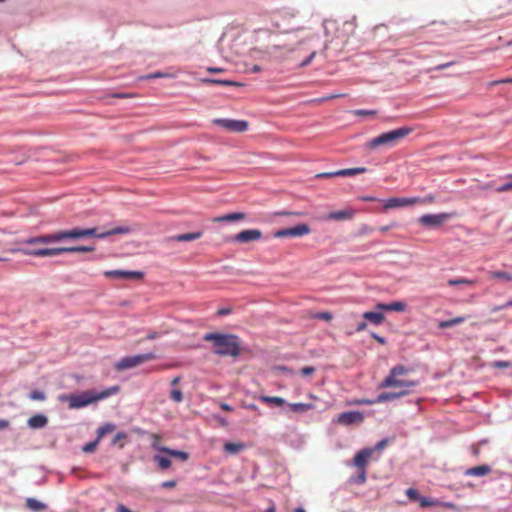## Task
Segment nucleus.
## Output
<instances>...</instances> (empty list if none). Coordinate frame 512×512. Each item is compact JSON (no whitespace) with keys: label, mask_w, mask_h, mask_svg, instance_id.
Listing matches in <instances>:
<instances>
[{"label":"nucleus","mask_w":512,"mask_h":512,"mask_svg":"<svg viewBox=\"0 0 512 512\" xmlns=\"http://www.w3.org/2000/svg\"><path fill=\"white\" fill-rule=\"evenodd\" d=\"M105 276L111 278H120V279H138L142 278V272L138 271H123V270H112L106 271Z\"/></svg>","instance_id":"obj_17"},{"label":"nucleus","mask_w":512,"mask_h":512,"mask_svg":"<svg viewBox=\"0 0 512 512\" xmlns=\"http://www.w3.org/2000/svg\"><path fill=\"white\" fill-rule=\"evenodd\" d=\"M150 437L152 439V442H151V447L159 452H163V453H166L168 454L169 456L171 457H174V458H178L182 461H186L188 458H189V454L187 452H184V451H180V450H174V449H170L168 447H165L163 445H161L160 443V435L158 434H150Z\"/></svg>","instance_id":"obj_10"},{"label":"nucleus","mask_w":512,"mask_h":512,"mask_svg":"<svg viewBox=\"0 0 512 512\" xmlns=\"http://www.w3.org/2000/svg\"><path fill=\"white\" fill-rule=\"evenodd\" d=\"M116 429V426L112 423H106L103 426L99 427L97 430V438L100 440L106 434L113 432Z\"/></svg>","instance_id":"obj_31"},{"label":"nucleus","mask_w":512,"mask_h":512,"mask_svg":"<svg viewBox=\"0 0 512 512\" xmlns=\"http://www.w3.org/2000/svg\"><path fill=\"white\" fill-rule=\"evenodd\" d=\"M367 479V470H358L357 475L350 478V482L354 484H364Z\"/></svg>","instance_id":"obj_34"},{"label":"nucleus","mask_w":512,"mask_h":512,"mask_svg":"<svg viewBox=\"0 0 512 512\" xmlns=\"http://www.w3.org/2000/svg\"><path fill=\"white\" fill-rule=\"evenodd\" d=\"M92 246H74V247H54L51 249H22V254L34 257H52L61 255L64 253H85L94 251Z\"/></svg>","instance_id":"obj_6"},{"label":"nucleus","mask_w":512,"mask_h":512,"mask_svg":"<svg viewBox=\"0 0 512 512\" xmlns=\"http://www.w3.org/2000/svg\"><path fill=\"white\" fill-rule=\"evenodd\" d=\"M213 123L231 132H245L248 129V122L245 120L218 118Z\"/></svg>","instance_id":"obj_11"},{"label":"nucleus","mask_w":512,"mask_h":512,"mask_svg":"<svg viewBox=\"0 0 512 512\" xmlns=\"http://www.w3.org/2000/svg\"><path fill=\"white\" fill-rule=\"evenodd\" d=\"M260 401L265 404L275 405V406H283L285 404V400L279 396H265L262 395L259 397Z\"/></svg>","instance_id":"obj_28"},{"label":"nucleus","mask_w":512,"mask_h":512,"mask_svg":"<svg viewBox=\"0 0 512 512\" xmlns=\"http://www.w3.org/2000/svg\"><path fill=\"white\" fill-rule=\"evenodd\" d=\"M207 71H208L209 73H221V72H223V71H224V69L219 68V67H208V68H207Z\"/></svg>","instance_id":"obj_58"},{"label":"nucleus","mask_w":512,"mask_h":512,"mask_svg":"<svg viewBox=\"0 0 512 512\" xmlns=\"http://www.w3.org/2000/svg\"><path fill=\"white\" fill-rule=\"evenodd\" d=\"M418 502H419V505L422 508L435 507V506H443V507H445L447 509H453L455 507V505L453 503H450V502L441 503L438 500L428 499V498L422 497V496H420V499H419Z\"/></svg>","instance_id":"obj_19"},{"label":"nucleus","mask_w":512,"mask_h":512,"mask_svg":"<svg viewBox=\"0 0 512 512\" xmlns=\"http://www.w3.org/2000/svg\"><path fill=\"white\" fill-rule=\"evenodd\" d=\"M170 398L177 403L181 402L183 400L182 391L179 389H173L170 393Z\"/></svg>","instance_id":"obj_42"},{"label":"nucleus","mask_w":512,"mask_h":512,"mask_svg":"<svg viewBox=\"0 0 512 512\" xmlns=\"http://www.w3.org/2000/svg\"><path fill=\"white\" fill-rule=\"evenodd\" d=\"M118 391L119 387L113 386L101 392L87 390L82 392L81 394L61 395L59 399L60 401L68 402L70 409H79L94 402L103 400L111 395H114Z\"/></svg>","instance_id":"obj_3"},{"label":"nucleus","mask_w":512,"mask_h":512,"mask_svg":"<svg viewBox=\"0 0 512 512\" xmlns=\"http://www.w3.org/2000/svg\"><path fill=\"white\" fill-rule=\"evenodd\" d=\"M508 307H512V300H509L507 301L506 303H504L503 305H499V306H494L491 308V311L492 312H498L502 309H505V308H508Z\"/></svg>","instance_id":"obj_51"},{"label":"nucleus","mask_w":512,"mask_h":512,"mask_svg":"<svg viewBox=\"0 0 512 512\" xmlns=\"http://www.w3.org/2000/svg\"><path fill=\"white\" fill-rule=\"evenodd\" d=\"M156 358V355L152 352H148L145 354H138L133 356H127L119 360L115 364V369L118 371L127 370L130 368L137 367L145 362L154 360Z\"/></svg>","instance_id":"obj_7"},{"label":"nucleus","mask_w":512,"mask_h":512,"mask_svg":"<svg viewBox=\"0 0 512 512\" xmlns=\"http://www.w3.org/2000/svg\"><path fill=\"white\" fill-rule=\"evenodd\" d=\"M118 511H119V512H131L129 509H127V508H126L125 506H123V505H120V506L118 507Z\"/></svg>","instance_id":"obj_64"},{"label":"nucleus","mask_w":512,"mask_h":512,"mask_svg":"<svg viewBox=\"0 0 512 512\" xmlns=\"http://www.w3.org/2000/svg\"><path fill=\"white\" fill-rule=\"evenodd\" d=\"M415 387H399V391H395L394 393L396 394V398H401V397H404V396H407L408 394H410V392L414 389Z\"/></svg>","instance_id":"obj_43"},{"label":"nucleus","mask_w":512,"mask_h":512,"mask_svg":"<svg viewBox=\"0 0 512 512\" xmlns=\"http://www.w3.org/2000/svg\"><path fill=\"white\" fill-rule=\"evenodd\" d=\"M491 472V467L489 465H480L471 467L466 470L465 475L467 476H485Z\"/></svg>","instance_id":"obj_22"},{"label":"nucleus","mask_w":512,"mask_h":512,"mask_svg":"<svg viewBox=\"0 0 512 512\" xmlns=\"http://www.w3.org/2000/svg\"><path fill=\"white\" fill-rule=\"evenodd\" d=\"M367 171L365 167H356V168H347L335 171V175L345 177V176H354L357 174H362Z\"/></svg>","instance_id":"obj_26"},{"label":"nucleus","mask_w":512,"mask_h":512,"mask_svg":"<svg viewBox=\"0 0 512 512\" xmlns=\"http://www.w3.org/2000/svg\"><path fill=\"white\" fill-rule=\"evenodd\" d=\"M366 328H367V323L365 321H362L357 325L356 331L357 332L364 331Z\"/></svg>","instance_id":"obj_59"},{"label":"nucleus","mask_w":512,"mask_h":512,"mask_svg":"<svg viewBox=\"0 0 512 512\" xmlns=\"http://www.w3.org/2000/svg\"><path fill=\"white\" fill-rule=\"evenodd\" d=\"M355 405H372L376 404L375 399H356L352 402Z\"/></svg>","instance_id":"obj_48"},{"label":"nucleus","mask_w":512,"mask_h":512,"mask_svg":"<svg viewBox=\"0 0 512 512\" xmlns=\"http://www.w3.org/2000/svg\"><path fill=\"white\" fill-rule=\"evenodd\" d=\"M203 339L212 342V351L218 356L236 358L241 354L239 337L235 334L207 333Z\"/></svg>","instance_id":"obj_2"},{"label":"nucleus","mask_w":512,"mask_h":512,"mask_svg":"<svg viewBox=\"0 0 512 512\" xmlns=\"http://www.w3.org/2000/svg\"><path fill=\"white\" fill-rule=\"evenodd\" d=\"M447 283L449 286H456V285H462V284L473 285V284H475V281L470 280V279H465V278H459V279H449Z\"/></svg>","instance_id":"obj_36"},{"label":"nucleus","mask_w":512,"mask_h":512,"mask_svg":"<svg viewBox=\"0 0 512 512\" xmlns=\"http://www.w3.org/2000/svg\"><path fill=\"white\" fill-rule=\"evenodd\" d=\"M10 425V422L5 419H0V429H6Z\"/></svg>","instance_id":"obj_61"},{"label":"nucleus","mask_w":512,"mask_h":512,"mask_svg":"<svg viewBox=\"0 0 512 512\" xmlns=\"http://www.w3.org/2000/svg\"><path fill=\"white\" fill-rule=\"evenodd\" d=\"M395 399H397V398H396V394L394 392H383L377 396L375 401H376V403H383V402L392 401Z\"/></svg>","instance_id":"obj_35"},{"label":"nucleus","mask_w":512,"mask_h":512,"mask_svg":"<svg viewBox=\"0 0 512 512\" xmlns=\"http://www.w3.org/2000/svg\"><path fill=\"white\" fill-rule=\"evenodd\" d=\"M202 82L206 83V84L223 85V86H235V87H238V86L242 85L241 83L236 82V81L219 80V79H211V78L203 79Z\"/></svg>","instance_id":"obj_29"},{"label":"nucleus","mask_w":512,"mask_h":512,"mask_svg":"<svg viewBox=\"0 0 512 512\" xmlns=\"http://www.w3.org/2000/svg\"><path fill=\"white\" fill-rule=\"evenodd\" d=\"M317 177L319 178H324V177H338L337 175H335V172H328V173H320L317 175Z\"/></svg>","instance_id":"obj_60"},{"label":"nucleus","mask_w":512,"mask_h":512,"mask_svg":"<svg viewBox=\"0 0 512 512\" xmlns=\"http://www.w3.org/2000/svg\"><path fill=\"white\" fill-rule=\"evenodd\" d=\"M223 449L228 454L236 455L245 449V444L241 442H226L223 446Z\"/></svg>","instance_id":"obj_25"},{"label":"nucleus","mask_w":512,"mask_h":512,"mask_svg":"<svg viewBox=\"0 0 512 512\" xmlns=\"http://www.w3.org/2000/svg\"><path fill=\"white\" fill-rule=\"evenodd\" d=\"M406 495L411 501H419L420 494L419 492L414 488H409L406 490Z\"/></svg>","instance_id":"obj_40"},{"label":"nucleus","mask_w":512,"mask_h":512,"mask_svg":"<svg viewBox=\"0 0 512 512\" xmlns=\"http://www.w3.org/2000/svg\"><path fill=\"white\" fill-rule=\"evenodd\" d=\"M262 238V232L258 229H248L237 233L234 236V241L239 243H249L258 241Z\"/></svg>","instance_id":"obj_14"},{"label":"nucleus","mask_w":512,"mask_h":512,"mask_svg":"<svg viewBox=\"0 0 512 512\" xmlns=\"http://www.w3.org/2000/svg\"><path fill=\"white\" fill-rule=\"evenodd\" d=\"M31 400L44 401L46 399L45 394L42 391L34 390L29 395Z\"/></svg>","instance_id":"obj_41"},{"label":"nucleus","mask_w":512,"mask_h":512,"mask_svg":"<svg viewBox=\"0 0 512 512\" xmlns=\"http://www.w3.org/2000/svg\"><path fill=\"white\" fill-rule=\"evenodd\" d=\"M363 318L374 325H380L385 320V316L380 310L364 312Z\"/></svg>","instance_id":"obj_20"},{"label":"nucleus","mask_w":512,"mask_h":512,"mask_svg":"<svg viewBox=\"0 0 512 512\" xmlns=\"http://www.w3.org/2000/svg\"><path fill=\"white\" fill-rule=\"evenodd\" d=\"M467 318L468 317H466V316H458V317H455L453 319L440 321L438 323V327L441 328V329L450 328L452 326H455V325L463 323L464 321L467 320Z\"/></svg>","instance_id":"obj_27"},{"label":"nucleus","mask_w":512,"mask_h":512,"mask_svg":"<svg viewBox=\"0 0 512 512\" xmlns=\"http://www.w3.org/2000/svg\"><path fill=\"white\" fill-rule=\"evenodd\" d=\"M26 506L29 509H31L33 511H36V512L37 511H42V510L45 509V505L42 502H40V501H38V500H36L34 498H28L26 500Z\"/></svg>","instance_id":"obj_32"},{"label":"nucleus","mask_w":512,"mask_h":512,"mask_svg":"<svg viewBox=\"0 0 512 512\" xmlns=\"http://www.w3.org/2000/svg\"><path fill=\"white\" fill-rule=\"evenodd\" d=\"M312 317L315 319L330 321L332 319V314L329 312H318V313H315Z\"/></svg>","instance_id":"obj_46"},{"label":"nucleus","mask_w":512,"mask_h":512,"mask_svg":"<svg viewBox=\"0 0 512 512\" xmlns=\"http://www.w3.org/2000/svg\"><path fill=\"white\" fill-rule=\"evenodd\" d=\"M492 276L494 278L506 280V281H512V273L506 272V271H496L492 273Z\"/></svg>","instance_id":"obj_39"},{"label":"nucleus","mask_w":512,"mask_h":512,"mask_svg":"<svg viewBox=\"0 0 512 512\" xmlns=\"http://www.w3.org/2000/svg\"><path fill=\"white\" fill-rule=\"evenodd\" d=\"M153 461L157 463L161 470H167L171 467V460L168 457L156 454L153 456Z\"/></svg>","instance_id":"obj_30"},{"label":"nucleus","mask_w":512,"mask_h":512,"mask_svg":"<svg viewBox=\"0 0 512 512\" xmlns=\"http://www.w3.org/2000/svg\"><path fill=\"white\" fill-rule=\"evenodd\" d=\"M413 131V128L403 126L400 128H397L395 130H391L385 133H382L378 135L377 137L369 140L365 147L374 150L380 146H386V147H393L396 146L400 141H402L405 137H407L411 132Z\"/></svg>","instance_id":"obj_4"},{"label":"nucleus","mask_w":512,"mask_h":512,"mask_svg":"<svg viewBox=\"0 0 512 512\" xmlns=\"http://www.w3.org/2000/svg\"><path fill=\"white\" fill-rule=\"evenodd\" d=\"M493 367L495 368H509L512 366L511 362L509 361H502V360H499V361H495L493 364H492Z\"/></svg>","instance_id":"obj_49"},{"label":"nucleus","mask_w":512,"mask_h":512,"mask_svg":"<svg viewBox=\"0 0 512 512\" xmlns=\"http://www.w3.org/2000/svg\"><path fill=\"white\" fill-rule=\"evenodd\" d=\"M364 421V414L360 411H348L338 415L337 423L343 426L361 424Z\"/></svg>","instance_id":"obj_12"},{"label":"nucleus","mask_w":512,"mask_h":512,"mask_svg":"<svg viewBox=\"0 0 512 512\" xmlns=\"http://www.w3.org/2000/svg\"><path fill=\"white\" fill-rule=\"evenodd\" d=\"M355 215V210L352 208H346L344 210L340 211H334L330 212L325 216L326 220H333V221H344L352 219Z\"/></svg>","instance_id":"obj_16"},{"label":"nucleus","mask_w":512,"mask_h":512,"mask_svg":"<svg viewBox=\"0 0 512 512\" xmlns=\"http://www.w3.org/2000/svg\"><path fill=\"white\" fill-rule=\"evenodd\" d=\"M410 370L411 369L404 365H396L392 367L389 374L379 384V388L417 387L419 385L418 380L403 379L404 376L408 375Z\"/></svg>","instance_id":"obj_5"},{"label":"nucleus","mask_w":512,"mask_h":512,"mask_svg":"<svg viewBox=\"0 0 512 512\" xmlns=\"http://www.w3.org/2000/svg\"><path fill=\"white\" fill-rule=\"evenodd\" d=\"M360 231L362 234H369V233H372L374 231V228L367 225V224H363L360 228Z\"/></svg>","instance_id":"obj_52"},{"label":"nucleus","mask_w":512,"mask_h":512,"mask_svg":"<svg viewBox=\"0 0 512 512\" xmlns=\"http://www.w3.org/2000/svg\"><path fill=\"white\" fill-rule=\"evenodd\" d=\"M172 77H173L172 74L155 72V73L146 75L145 77H143V79L172 78Z\"/></svg>","instance_id":"obj_44"},{"label":"nucleus","mask_w":512,"mask_h":512,"mask_svg":"<svg viewBox=\"0 0 512 512\" xmlns=\"http://www.w3.org/2000/svg\"><path fill=\"white\" fill-rule=\"evenodd\" d=\"M231 308H222L217 311V315L219 316H225L231 313Z\"/></svg>","instance_id":"obj_56"},{"label":"nucleus","mask_w":512,"mask_h":512,"mask_svg":"<svg viewBox=\"0 0 512 512\" xmlns=\"http://www.w3.org/2000/svg\"><path fill=\"white\" fill-rule=\"evenodd\" d=\"M509 178L511 179L509 182L496 188L497 192L502 193V192H507V191L512 190V175H510Z\"/></svg>","instance_id":"obj_45"},{"label":"nucleus","mask_w":512,"mask_h":512,"mask_svg":"<svg viewBox=\"0 0 512 512\" xmlns=\"http://www.w3.org/2000/svg\"><path fill=\"white\" fill-rule=\"evenodd\" d=\"M387 444H388V439H383L376 444L375 449L381 450V449L385 448Z\"/></svg>","instance_id":"obj_54"},{"label":"nucleus","mask_w":512,"mask_h":512,"mask_svg":"<svg viewBox=\"0 0 512 512\" xmlns=\"http://www.w3.org/2000/svg\"><path fill=\"white\" fill-rule=\"evenodd\" d=\"M371 336H372V337H373V338H374L378 343H380L381 345L386 344V340H385V338H383V337H381V336H379V335H377V334H375V333H372V334H371Z\"/></svg>","instance_id":"obj_57"},{"label":"nucleus","mask_w":512,"mask_h":512,"mask_svg":"<svg viewBox=\"0 0 512 512\" xmlns=\"http://www.w3.org/2000/svg\"><path fill=\"white\" fill-rule=\"evenodd\" d=\"M48 422V419L46 416L42 414H37L29 418L28 420V426L32 429H39L46 426Z\"/></svg>","instance_id":"obj_23"},{"label":"nucleus","mask_w":512,"mask_h":512,"mask_svg":"<svg viewBox=\"0 0 512 512\" xmlns=\"http://www.w3.org/2000/svg\"><path fill=\"white\" fill-rule=\"evenodd\" d=\"M291 410L297 413H303L313 408L310 403H292L289 405Z\"/></svg>","instance_id":"obj_33"},{"label":"nucleus","mask_w":512,"mask_h":512,"mask_svg":"<svg viewBox=\"0 0 512 512\" xmlns=\"http://www.w3.org/2000/svg\"><path fill=\"white\" fill-rule=\"evenodd\" d=\"M375 114H376L375 110L359 109V110L354 111V115H357V116H373Z\"/></svg>","instance_id":"obj_47"},{"label":"nucleus","mask_w":512,"mask_h":512,"mask_svg":"<svg viewBox=\"0 0 512 512\" xmlns=\"http://www.w3.org/2000/svg\"><path fill=\"white\" fill-rule=\"evenodd\" d=\"M450 218L448 213L425 214L419 218V223L424 226H440Z\"/></svg>","instance_id":"obj_13"},{"label":"nucleus","mask_w":512,"mask_h":512,"mask_svg":"<svg viewBox=\"0 0 512 512\" xmlns=\"http://www.w3.org/2000/svg\"><path fill=\"white\" fill-rule=\"evenodd\" d=\"M265 512H276L275 504L271 502L270 507Z\"/></svg>","instance_id":"obj_63"},{"label":"nucleus","mask_w":512,"mask_h":512,"mask_svg":"<svg viewBox=\"0 0 512 512\" xmlns=\"http://www.w3.org/2000/svg\"><path fill=\"white\" fill-rule=\"evenodd\" d=\"M376 309L380 311L402 312L406 309V304L402 301H394L391 303H378Z\"/></svg>","instance_id":"obj_18"},{"label":"nucleus","mask_w":512,"mask_h":512,"mask_svg":"<svg viewBox=\"0 0 512 512\" xmlns=\"http://www.w3.org/2000/svg\"><path fill=\"white\" fill-rule=\"evenodd\" d=\"M311 232L307 224H299L294 227L280 229L274 232L275 238H296L308 235Z\"/></svg>","instance_id":"obj_9"},{"label":"nucleus","mask_w":512,"mask_h":512,"mask_svg":"<svg viewBox=\"0 0 512 512\" xmlns=\"http://www.w3.org/2000/svg\"><path fill=\"white\" fill-rule=\"evenodd\" d=\"M161 486L163 488H174L176 486V481H174V480L165 481L161 484Z\"/></svg>","instance_id":"obj_55"},{"label":"nucleus","mask_w":512,"mask_h":512,"mask_svg":"<svg viewBox=\"0 0 512 512\" xmlns=\"http://www.w3.org/2000/svg\"><path fill=\"white\" fill-rule=\"evenodd\" d=\"M131 231H132L131 228L128 226H117V227H114L112 229L102 231V232H98L97 228H87V229L73 228V229L67 230V231H57L52 234L30 237V238L22 240L21 243L26 244V245L50 244V243L62 241L64 239H80V238H85V237H89V236L103 239V238H106V237L112 236V235L129 234Z\"/></svg>","instance_id":"obj_1"},{"label":"nucleus","mask_w":512,"mask_h":512,"mask_svg":"<svg viewBox=\"0 0 512 512\" xmlns=\"http://www.w3.org/2000/svg\"><path fill=\"white\" fill-rule=\"evenodd\" d=\"M127 437H128V436H127V434H126L125 432H118V433L114 436V438H113V440H112V444H113V445H117V444H118L120 448H123V447H124V443H122L121 441H122V440H126V439H127Z\"/></svg>","instance_id":"obj_37"},{"label":"nucleus","mask_w":512,"mask_h":512,"mask_svg":"<svg viewBox=\"0 0 512 512\" xmlns=\"http://www.w3.org/2000/svg\"><path fill=\"white\" fill-rule=\"evenodd\" d=\"M99 441L100 440H98V438H96V440H94L92 442H89V443H86L82 447V451L85 452V453H93L96 450Z\"/></svg>","instance_id":"obj_38"},{"label":"nucleus","mask_w":512,"mask_h":512,"mask_svg":"<svg viewBox=\"0 0 512 512\" xmlns=\"http://www.w3.org/2000/svg\"><path fill=\"white\" fill-rule=\"evenodd\" d=\"M316 55V52H312L302 63H301V66L304 67V66H307L308 64L311 63V61L314 59Z\"/></svg>","instance_id":"obj_53"},{"label":"nucleus","mask_w":512,"mask_h":512,"mask_svg":"<svg viewBox=\"0 0 512 512\" xmlns=\"http://www.w3.org/2000/svg\"><path fill=\"white\" fill-rule=\"evenodd\" d=\"M374 449L365 448L360 450L353 459V465L358 470H366L370 457L372 456Z\"/></svg>","instance_id":"obj_15"},{"label":"nucleus","mask_w":512,"mask_h":512,"mask_svg":"<svg viewBox=\"0 0 512 512\" xmlns=\"http://www.w3.org/2000/svg\"><path fill=\"white\" fill-rule=\"evenodd\" d=\"M433 197L429 196L426 198H419V197H411V198H390L384 202V209H393V208H401L406 206H412L415 204L425 203V202H432Z\"/></svg>","instance_id":"obj_8"},{"label":"nucleus","mask_w":512,"mask_h":512,"mask_svg":"<svg viewBox=\"0 0 512 512\" xmlns=\"http://www.w3.org/2000/svg\"><path fill=\"white\" fill-rule=\"evenodd\" d=\"M202 234L203 233L200 231L192 232V233H184V234H179V235L173 236V237L169 238V240H173V241H177V242H188V241H193V240H197V239L201 238Z\"/></svg>","instance_id":"obj_24"},{"label":"nucleus","mask_w":512,"mask_h":512,"mask_svg":"<svg viewBox=\"0 0 512 512\" xmlns=\"http://www.w3.org/2000/svg\"><path fill=\"white\" fill-rule=\"evenodd\" d=\"M315 372V368L312 366H306L301 368L300 373L303 376H310Z\"/></svg>","instance_id":"obj_50"},{"label":"nucleus","mask_w":512,"mask_h":512,"mask_svg":"<svg viewBox=\"0 0 512 512\" xmlns=\"http://www.w3.org/2000/svg\"><path fill=\"white\" fill-rule=\"evenodd\" d=\"M246 215L242 212L228 213L213 219V222H235L245 219Z\"/></svg>","instance_id":"obj_21"},{"label":"nucleus","mask_w":512,"mask_h":512,"mask_svg":"<svg viewBox=\"0 0 512 512\" xmlns=\"http://www.w3.org/2000/svg\"><path fill=\"white\" fill-rule=\"evenodd\" d=\"M220 407L225 411H231L232 407L227 403H221Z\"/></svg>","instance_id":"obj_62"}]
</instances>
